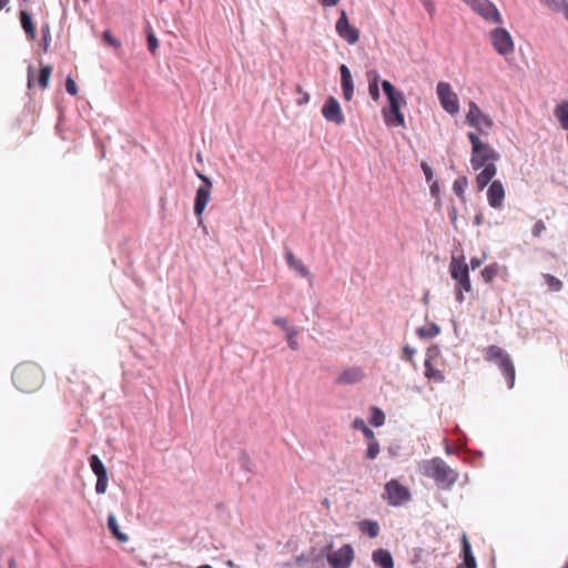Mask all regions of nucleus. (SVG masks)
<instances>
[{"mask_svg":"<svg viewBox=\"0 0 568 568\" xmlns=\"http://www.w3.org/2000/svg\"><path fill=\"white\" fill-rule=\"evenodd\" d=\"M285 260L287 265L295 270L303 277H312L308 268L303 264V262L295 257L292 251L286 250Z\"/></svg>","mask_w":568,"mask_h":568,"instance_id":"27","label":"nucleus"},{"mask_svg":"<svg viewBox=\"0 0 568 568\" xmlns=\"http://www.w3.org/2000/svg\"><path fill=\"white\" fill-rule=\"evenodd\" d=\"M65 90L70 95H75L78 93V87L70 75L65 79Z\"/></svg>","mask_w":568,"mask_h":568,"instance_id":"50","label":"nucleus"},{"mask_svg":"<svg viewBox=\"0 0 568 568\" xmlns=\"http://www.w3.org/2000/svg\"><path fill=\"white\" fill-rule=\"evenodd\" d=\"M383 116L387 126H405V118L400 109H384Z\"/></svg>","mask_w":568,"mask_h":568,"instance_id":"24","label":"nucleus"},{"mask_svg":"<svg viewBox=\"0 0 568 568\" xmlns=\"http://www.w3.org/2000/svg\"><path fill=\"white\" fill-rule=\"evenodd\" d=\"M541 3L549 7L554 11H561L565 18H568V3L566 0H542Z\"/></svg>","mask_w":568,"mask_h":568,"instance_id":"35","label":"nucleus"},{"mask_svg":"<svg viewBox=\"0 0 568 568\" xmlns=\"http://www.w3.org/2000/svg\"><path fill=\"white\" fill-rule=\"evenodd\" d=\"M467 136L471 143L470 164L474 170L481 169L488 161L499 160V153L488 143L483 142L476 133L469 132Z\"/></svg>","mask_w":568,"mask_h":568,"instance_id":"4","label":"nucleus"},{"mask_svg":"<svg viewBox=\"0 0 568 568\" xmlns=\"http://www.w3.org/2000/svg\"><path fill=\"white\" fill-rule=\"evenodd\" d=\"M41 33H42V38H49L51 37V33H50V26L49 23H43L42 27H41Z\"/></svg>","mask_w":568,"mask_h":568,"instance_id":"62","label":"nucleus"},{"mask_svg":"<svg viewBox=\"0 0 568 568\" xmlns=\"http://www.w3.org/2000/svg\"><path fill=\"white\" fill-rule=\"evenodd\" d=\"M485 359L495 363L500 368L507 381L508 388H513L515 385L516 371L510 355L501 347L490 345L486 349Z\"/></svg>","mask_w":568,"mask_h":568,"instance_id":"7","label":"nucleus"},{"mask_svg":"<svg viewBox=\"0 0 568 568\" xmlns=\"http://www.w3.org/2000/svg\"><path fill=\"white\" fill-rule=\"evenodd\" d=\"M403 353H404V358L406 361H412V357L414 356V354L416 353V349L410 347L409 345H405L403 347Z\"/></svg>","mask_w":568,"mask_h":568,"instance_id":"58","label":"nucleus"},{"mask_svg":"<svg viewBox=\"0 0 568 568\" xmlns=\"http://www.w3.org/2000/svg\"><path fill=\"white\" fill-rule=\"evenodd\" d=\"M381 84L386 97H390L399 92L388 80H383Z\"/></svg>","mask_w":568,"mask_h":568,"instance_id":"48","label":"nucleus"},{"mask_svg":"<svg viewBox=\"0 0 568 568\" xmlns=\"http://www.w3.org/2000/svg\"><path fill=\"white\" fill-rule=\"evenodd\" d=\"M466 123L480 132L489 130L494 125L491 118L484 113L474 101L468 103Z\"/></svg>","mask_w":568,"mask_h":568,"instance_id":"12","label":"nucleus"},{"mask_svg":"<svg viewBox=\"0 0 568 568\" xmlns=\"http://www.w3.org/2000/svg\"><path fill=\"white\" fill-rule=\"evenodd\" d=\"M146 40L150 52L154 54L155 50L159 48V41L151 28L146 31Z\"/></svg>","mask_w":568,"mask_h":568,"instance_id":"45","label":"nucleus"},{"mask_svg":"<svg viewBox=\"0 0 568 568\" xmlns=\"http://www.w3.org/2000/svg\"><path fill=\"white\" fill-rule=\"evenodd\" d=\"M488 204L493 209L501 207L505 200V190L503 183L499 180H495L490 183L487 190Z\"/></svg>","mask_w":568,"mask_h":568,"instance_id":"17","label":"nucleus"},{"mask_svg":"<svg viewBox=\"0 0 568 568\" xmlns=\"http://www.w3.org/2000/svg\"><path fill=\"white\" fill-rule=\"evenodd\" d=\"M420 168H422V170L424 172L426 181L427 182L433 181V179H434V171H433V169L426 162H422Z\"/></svg>","mask_w":568,"mask_h":568,"instance_id":"53","label":"nucleus"},{"mask_svg":"<svg viewBox=\"0 0 568 568\" xmlns=\"http://www.w3.org/2000/svg\"><path fill=\"white\" fill-rule=\"evenodd\" d=\"M422 4L430 17H434L436 12V6L432 0H422Z\"/></svg>","mask_w":568,"mask_h":568,"instance_id":"55","label":"nucleus"},{"mask_svg":"<svg viewBox=\"0 0 568 568\" xmlns=\"http://www.w3.org/2000/svg\"><path fill=\"white\" fill-rule=\"evenodd\" d=\"M485 21L501 24L503 18L497 7L490 0H462Z\"/></svg>","mask_w":568,"mask_h":568,"instance_id":"9","label":"nucleus"},{"mask_svg":"<svg viewBox=\"0 0 568 568\" xmlns=\"http://www.w3.org/2000/svg\"><path fill=\"white\" fill-rule=\"evenodd\" d=\"M239 464L245 471L252 473L254 469V463L245 452L240 453Z\"/></svg>","mask_w":568,"mask_h":568,"instance_id":"43","label":"nucleus"},{"mask_svg":"<svg viewBox=\"0 0 568 568\" xmlns=\"http://www.w3.org/2000/svg\"><path fill=\"white\" fill-rule=\"evenodd\" d=\"M546 230V225L541 220H538L531 230L534 236H540V234Z\"/></svg>","mask_w":568,"mask_h":568,"instance_id":"54","label":"nucleus"},{"mask_svg":"<svg viewBox=\"0 0 568 568\" xmlns=\"http://www.w3.org/2000/svg\"><path fill=\"white\" fill-rule=\"evenodd\" d=\"M285 333L288 347L293 351L298 349L300 345L296 339V335L298 334L297 329L293 327L292 329H287Z\"/></svg>","mask_w":568,"mask_h":568,"instance_id":"44","label":"nucleus"},{"mask_svg":"<svg viewBox=\"0 0 568 568\" xmlns=\"http://www.w3.org/2000/svg\"><path fill=\"white\" fill-rule=\"evenodd\" d=\"M467 186H468L467 178L459 176L453 183V191L460 200L464 201L465 200V191H466Z\"/></svg>","mask_w":568,"mask_h":568,"instance_id":"36","label":"nucleus"},{"mask_svg":"<svg viewBox=\"0 0 568 568\" xmlns=\"http://www.w3.org/2000/svg\"><path fill=\"white\" fill-rule=\"evenodd\" d=\"M336 33L348 44H355L359 40V30L349 24L347 14L342 10L335 24Z\"/></svg>","mask_w":568,"mask_h":568,"instance_id":"15","label":"nucleus"},{"mask_svg":"<svg viewBox=\"0 0 568 568\" xmlns=\"http://www.w3.org/2000/svg\"><path fill=\"white\" fill-rule=\"evenodd\" d=\"M449 217L452 220L453 223H455L456 219H457V210L455 206H452L450 210H449Z\"/></svg>","mask_w":568,"mask_h":568,"instance_id":"64","label":"nucleus"},{"mask_svg":"<svg viewBox=\"0 0 568 568\" xmlns=\"http://www.w3.org/2000/svg\"><path fill=\"white\" fill-rule=\"evenodd\" d=\"M388 100V109H400L402 105L406 104V99L403 92H397L394 95L387 97Z\"/></svg>","mask_w":568,"mask_h":568,"instance_id":"42","label":"nucleus"},{"mask_svg":"<svg viewBox=\"0 0 568 568\" xmlns=\"http://www.w3.org/2000/svg\"><path fill=\"white\" fill-rule=\"evenodd\" d=\"M355 557L352 545L345 544L335 551L326 554L327 562L331 568H349Z\"/></svg>","mask_w":568,"mask_h":568,"instance_id":"13","label":"nucleus"},{"mask_svg":"<svg viewBox=\"0 0 568 568\" xmlns=\"http://www.w3.org/2000/svg\"><path fill=\"white\" fill-rule=\"evenodd\" d=\"M485 359L495 363L500 368L507 381L508 388H513L515 385L516 371L510 355L501 347L490 345L486 349Z\"/></svg>","mask_w":568,"mask_h":568,"instance_id":"5","label":"nucleus"},{"mask_svg":"<svg viewBox=\"0 0 568 568\" xmlns=\"http://www.w3.org/2000/svg\"><path fill=\"white\" fill-rule=\"evenodd\" d=\"M429 191H430V194L433 197H436L439 200L440 187H439V183L437 181H433V183L430 184Z\"/></svg>","mask_w":568,"mask_h":568,"instance_id":"59","label":"nucleus"},{"mask_svg":"<svg viewBox=\"0 0 568 568\" xmlns=\"http://www.w3.org/2000/svg\"><path fill=\"white\" fill-rule=\"evenodd\" d=\"M485 359L495 363L500 368L507 381L508 388H513L515 385L516 371L510 355L501 347L490 345L486 349Z\"/></svg>","mask_w":568,"mask_h":568,"instance_id":"6","label":"nucleus"},{"mask_svg":"<svg viewBox=\"0 0 568 568\" xmlns=\"http://www.w3.org/2000/svg\"><path fill=\"white\" fill-rule=\"evenodd\" d=\"M554 115L559 122L561 129L568 131V100H564L556 105Z\"/></svg>","mask_w":568,"mask_h":568,"instance_id":"29","label":"nucleus"},{"mask_svg":"<svg viewBox=\"0 0 568 568\" xmlns=\"http://www.w3.org/2000/svg\"><path fill=\"white\" fill-rule=\"evenodd\" d=\"M500 270H505L506 271V266H501V265H499L498 263L495 262V263L486 265L481 270L480 276H481V278H483V281L485 283H490L498 275Z\"/></svg>","mask_w":568,"mask_h":568,"instance_id":"30","label":"nucleus"},{"mask_svg":"<svg viewBox=\"0 0 568 568\" xmlns=\"http://www.w3.org/2000/svg\"><path fill=\"white\" fill-rule=\"evenodd\" d=\"M542 277L549 290L552 292H559L564 286L562 282L551 274H542Z\"/></svg>","mask_w":568,"mask_h":568,"instance_id":"40","label":"nucleus"},{"mask_svg":"<svg viewBox=\"0 0 568 568\" xmlns=\"http://www.w3.org/2000/svg\"><path fill=\"white\" fill-rule=\"evenodd\" d=\"M358 529L369 538H376L379 534V525L373 519H363L358 521Z\"/></svg>","mask_w":568,"mask_h":568,"instance_id":"28","label":"nucleus"},{"mask_svg":"<svg viewBox=\"0 0 568 568\" xmlns=\"http://www.w3.org/2000/svg\"><path fill=\"white\" fill-rule=\"evenodd\" d=\"M295 561L298 565L308 564L307 552H302L301 555L296 556Z\"/></svg>","mask_w":568,"mask_h":568,"instance_id":"61","label":"nucleus"},{"mask_svg":"<svg viewBox=\"0 0 568 568\" xmlns=\"http://www.w3.org/2000/svg\"><path fill=\"white\" fill-rule=\"evenodd\" d=\"M369 410H371V416L368 419L369 424L374 427L383 426L385 423L384 412L377 406H372Z\"/></svg>","mask_w":568,"mask_h":568,"instance_id":"34","label":"nucleus"},{"mask_svg":"<svg viewBox=\"0 0 568 568\" xmlns=\"http://www.w3.org/2000/svg\"><path fill=\"white\" fill-rule=\"evenodd\" d=\"M483 168L484 169L476 178L477 186L479 190L486 187L497 173V168L494 163H487Z\"/></svg>","mask_w":568,"mask_h":568,"instance_id":"25","label":"nucleus"},{"mask_svg":"<svg viewBox=\"0 0 568 568\" xmlns=\"http://www.w3.org/2000/svg\"><path fill=\"white\" fill-rule=\"evenodd\" d=\"M90 467L97 477L108 476L106 468L98 455H92L89 459Z\"/></svg>","mask_w":568,"mask_h":568,"instance_id":"32","label":"nucleus"},{"mask_svg":"<svg viewBox=\"0 0 568 568\" xmlns=\"http://www.w3.org/2000/svg\"><path fill=\"white\" fill-rule=\"evenodd\" d=\"M485 257H486L485 254H484L483 257H477V256L471 257L470 258V267H471V270H476L477 267H479L483 264Z\"/></svg>","mask_w":568,"mask_h":568,"instance_id":"60","label":"nucleus"},{"mask_svg":"<svg viewBox=\"0 0 568 568\" xmlns=\"http://www.w3.org/2000/svg\"><path fill=\"white\" fill-rule=\"evenodd\" d=\"M108 528L119 541L125 542L129 540L128 535L120 530L118 520L113 514H109L108 516Z\"/></svg>","mask_w":568,"mask_h":568,"instance_id":"31","label":"nucleus"},{"mask_svg":"<svg viewBox=\"0 0 568 568\" xmlns=\"http://www.w3.org/2000/svg\"><path fill=\"white\" fill-rule=\"evenodd\" d=\"M195 175L202 181V184L199 187H204V189L212 191L213 183H212V180L207 175L203 174L199 170H195Z\"/></svg>","mask_w":568,"mask_h":568,"instance_id":"46","label":"nucleus"},{"mask_svg":"<svg viewBox=\"0 0 568 568\" xmlns=\"http://www.w3.org/2000/svg\"><path fill=\"white\" fill-rule=\"evenodd\" d=\"M19 19L21 28L28 40L33 41L36 39V27L33 24L32 16L26 9H21L19 12Z\"/></svg>","mask_w":568,"mask_h":568,"instance_id":"23","label":"nucleus"},{"mask_svg":"<svg viewBox=\"0 0 568 568\" xmlns=\"http://www.w3.org/2000/svg\"><path fill=\"white\" fill-rule=\"evenodd\" d=\"M462 542H463V546H462V555H463V558L464 557H470L473 556V552H471V546L466 537V535H463V539H462Z\"/></svg>","mask_w":568,"mask_h":568,"instance_id":"51","label":"nucleus"},{"mask_svg":"<svg viewBox=\"0 0 568 568\" xmlns=\"http://www.w3.org/2000/svg\"><path fill=\"white\" fill-rule=\"evenodd\" d=\"M352 427L356 430H361L366 439H373L375 436L374 432L366 425L363 418L356 417L352 423Z\"/></svg>","mask_w":568,"mask_h":568,"instance_id":"37","label":"nucleus"},{"mask_svg":"<svg viewBox=\"0 0 568 568\" xmlns=\"http://www.w3.org/2000/svg\"><path fill=\"white\" fill-rule=\"evenodd\" d=\"M333 548V544H328L324 546L321 550H318L315 547H312L307 551V560L311 568H324V557H326V554L331 551Z\"/></svg>","mask_w":568,"mask_h":568,"instance_id":"20","label":"nucleus"},{"mask_svg":"<svg viewBox=\"0 0 568 568\" xmlns=\"http://www.w3.org/2000/svg\"><path fill=\"white\" fill-rule=\"evenodd\" d=\"M324 119L336 125H342L345 122L339 102L334 97H328L322 108Z\"/></svg>","mask_w":568,"mask_h":568,"instance_id":"16","label":"nucleus"},{"mask_svg":"<svg viewBox=\"0 0 568 568\" xmlns=\"http://www.w3.org/2000/svg\"><path fill=\"white\" fill-rule=\"evenodd\" d=\"M324 7H333L338 3L339 0H320Z\"/></svg>","mask_w":568,"mask_h":568,"instance_id":"63","label":"nucleus"},{"mask_svg":"<svg viewBox=\"0 0 568 568\" xmlns=\"http://www.w3.org/2000/svg\"><path fill=\"white\" fill-rule=\"evenodd\" d=\"M372 560L378 568H394V559L389 550L384 548L375 549L372 552Z\"/></svg>","mask_w":568,"mask_h":568,"instance_id":"22","label":"nucleus"},{"mask_svg":"<svg viewBox=\"0 0 568 568\" xmlns=\"http://www.w3.org/2000/svg\"><path fill=\"white\" fill-rule=\"evenodd\" d=\"M423 474L434 479L436 485L443 490H450L459 477L458 473L439 457L425 462Z\"/></svg>","mask_w":568,"mask_h":568,"instance_id":"1","label":"nucleus"},{"mask_svg":"<svg viewBox=\"0 0 568 568\" xmlns=\"http://www.w3.org/2000/svg\"><path fill=\"white\" fill-rule=\"evenodd\" d=\"M339 73H341V85H342L343 98L346 101H351L353 99V94H354V82H353L352 73L346 64L339 65Z\"/></svg>","mask_w":568,"mask_h":568,"instance_id":"19","label":"nucleus"},{"mask_svg":"<svg viewBox=\"0 0 568 568\" xmlns=\"http://www.w3.org/2000/svg\"><path fill=\"white\" fill-rule=\"evenodd\" d=\"M437 353H438L437 347L428 348L427 354H426V359L424 362L425 376L428 379H432L436 383H442L445 379L444 374L439 369L434 368L432 365V359L437 355Z\"/></svg>","mask_w":568,"mask_h":568,"instance_id":"18","label":"nucleus"},{"mask_svg":"<svg viewBox=\"0 0 568 568\" xmlns=\"http://www.w3.org/2000/svg\"><path fill=\"white\" fill-rule=\"evenodd\" d=\"M52 68L50 65H41L38 83L42 89H45L49 84Z\"/></svg>","mask_w":568,"mask_h":568,"instance_id":"41","label":"nucleus"},{"mask_svg":"<svg viewBox=\"0 0 568 568\" xmlns=\"http://www.w3.org/2000/svg\"><path fill=\"white\" fill-rule=\"evenodd\" d=\"M367 440L368 443L365 456L366 458L374 460L379 454V443L377 442L375 436L373 437V439Z\"/></svg>","mask_w":568,"mask_h":568,"instance_id":"39","label":"nucleus"},{"mask_svg":"<svg viewBox=\"0 0 568 568\" xmlns=\"http://www.w3.org/2000/svg\"><path fill=\"white\" fill-rule=\"evenodd\" d=\"M449 273L455 284L456 301L462 304L465 301L464 293H470L473 286L469 278V266L465 261V256H452L449 264Z\"/></svg>","mask_w":568,"mask_h":568,"instance_id":"2","label":"nucleus"},{"mask_svg":"<svg viewBox=\"0 0 568 568\" xmlns=\"http://www.w3.org/2000/svg\"><path fill=\"white\" fill-rule=\"evenodd\" d=\"M363 378V372L357 367L345 369L337 377L336 383L343 385H352L359 382Z\"/></svg>","mask_w":568,"mask_h":568,"instance_id":"26","label":"nucleus"},{"mask_svg":"<svg viewBox=\"0 0 568 568\" xmlns=\"http://www.w3.org/2000/svg\"><path fill=\"white\" fill-rule=\"evenodd\" d=\"M108 487V476L97 477L95 491L101 495L104 494Z\"/></svg>","mask_w":568,"mask_h":568,"instance_id":"47","label":"nucleus"},{"mask_svg":"<svg viewBox=\"0 0 568 568\" xmlns=\"http://www.w3.org/2000/svg\"><path fill=\"white\" fill-rule=\"evenodd\" d=\"M409 489L399 484L396 479H392L385 485L383 499L392 506L398 507L410 500Z\"/></svg>","mask_w":568,"mask_h":568,"instance_id":"10","label":"nucleus"},{"mask_svg":"<svg viewBox=\"0 0 568 568\" xmlns=\"http://www.w3.org/2000/svg\"><path fill=\"white\" fill-rule=\"evenodd\" d=\"M491 44L500 55H507L514 51V41L510 33L504 28H495L490 32Z\"/></svg>","mask_w":568,"mask_h":568,"instance_id":"14","label":"nucleus"},{"mask_svg":"<svg viewBox=\"0 0 568 568\" xmlns=\"http://www.w3.org/2000/svg\"><path fill=\"white\" fill-rule=\"evenodd\" d=\"M485 359L495 363L500 368L507 381L508 388H513L515 385L516 371L510 355L501 347L490 345L486 349Z\"/></svg>","mask_w":568,"mask_h":568,"instance_id":"8","label":"nucleus"},{"mask_svg":"<svg viewBox=\"0 0 568 568\" xmlns=\"http://www.w3.org/2000/svg\"><path fill=\"white\" fill-rule=\"evenodd\" d=\"M273 324L276 325V326H280L285 332H287V329H292L293 328L292 326H288L287 320L285 317H275L273 320Z\"/></svg>","mask_w":568,"mask_h":568,"instance_id":"56","label":"nucleus"},{"mask_svg":"<svg viewBox=\"0 0 568 568\" xmlns=\"http://www.w3.org/2000/svg\"><path fill=\"white\" fill-rule=\"evenodd\" d=\"M296 92H297L298 94H301V97L296 100V103H297L298 105H303V104H306V103H308V102H310V99H311L310 93H308V92L303 91V89H302V87H301V85H297V88H296Z\"/></svg>","mask_w":568,"mask_h":568,"instance_id":"49","label":"nucleus"},{"mask_svg":"<svg viewBox=\"0 0 568 568\" xmlns=\"http://www.w3.org/2000/svg\"><path fill=\"white\" fill-rule=\"evenodd\" d=\"M12 379L21 392L31 393L42 384V373L36 365H19L13 371Z\"/></svg>","mask_w":568,"mask_h":568,"instance_id":"3","label":"nucleus"},{"mask_svg":"<svg viewBox=\"0 0 568 568\" xmlns=\"http://www.w3.org/2000/svg\"><path fill=\"white\" fill-rule=\"evenodd\" d=\"M211 192L204 187H197L194 199V214L199 217V224H202V214L211 199Z\"/></svg>","mask_w":568,"mask_h":568,"instance_id":"21","label":"nucleus"},{"mask_svg":"<svg viewBox=\"0 0 568 568\" xmlns=\"http://www.w3.org/2000/svg\"><path fill=\"white\" fill-rule=\"evenodd\" d=\"M436 93L442 108L449 114H456L459 111V101L457 94L452 90L448 82L437 83Z\"/></svg>","mask_w":568,"mask_h":568,"instance_id":"11","label":"nucleus"},{"mask_svg":"<svg viewBox=\"0 0 568 568\" xmlns=\"http://www.w3.org/2000/svg\"><path fill=\"white\" fill-rule=\"evenodd\" d=\"M378 81H379V75L377 72H374V74L369 75L368 92H369L371 98L374 101H377L381 97Z\"/></svg>","mask_w":568,"mask_h":568,"instance_id":"38","label":"nucleus"},{"mask_svg":"<svg viewBox=\"0 0 568 568\" xmlns=\"http://www.w3.org/2000/svg\"><path fill=\"white\" fill-rule=\"evenodd\" d=\"M464 568H477L476 559L473 556L464 557V564H462Z\"/></svg>","mask_w":568,"mask_h":568,"instance_id":"57","label":"nucleus"},{"mask_svg":"<svg viewBox=\"0 0 568 568\" xmlns=\"http://www.w3.org/2000/svg\"><path fill=\"white\" fill-rule=\"evenodd\" d=\"M103 39L113 48H119L121 45V42L115 39L109 30L103 32Z\"/></svg>","mask_w":568,"mask_h":568,"instance_id":"52","label":"nucleus"},{"mask_svg":"<svg viewBox=\"0 0 568 568\" xmlns=\"http://www.w3.org/2000/svg\"><path fill=\"white\" fill-rule=\"evenodd\" d=\"M440 333V327L436 323H430L428 326H422L416 329V334L422 338H432Z\"/></svg>","mask_w":568,"mask_h":568,"instance_id":"33","label":"nucleus"}]
</instances>
